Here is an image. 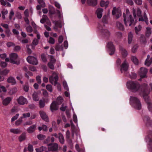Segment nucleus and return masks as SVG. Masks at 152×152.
<instances>
[{
	"label": "nucleus",
	"mask_w": 152,
	"mask_h": 152,
	"mask_svg": "<svg viewBox=\"0 0 152 152\" xmlns=\"http://www.w3.org/2000/svg\"><path fill=\"white\" fill-rule=\"evenodd\" d=\"M141 90L140 94L142 96L146 101L148 99V95L150 91L152 92V83H150L148 86L147 84L144 83L141 86Z\"/></svg>",
	"instance_id": "nucleus-1"
},
{
	"label": "nucleus",
	"mask_w": 152,
	"mask_h": 152,
	"mask_svg": "<svg viewBox=\"0 0 152 152\" xmlns=\"http://www.w3.org/2000/svg\"><path fill=\"white\" fill-rule=\"evenodd\" d=\"M129 12L128 9L126 10V14L124 13L123 17L124 18V24L126 26L129 25L130 26L132 25H134V20L133 19L132 16L129 14Z\"/></svg>",
	"instance_id": "nucleus-2"
},
{
	"label": "nucleus",
	"mask_w": 152,
	"mask_h": 152,
	"mask_svg": "<svg viewBox=\"0 0 152 152\" xmlns=\"http://www.w3.org/2000/svg\"><path fill=\"white\" fill-rule=\"evenodd\" d=\"M126 86L128 89L131 90L133 92L137 91L140 88V92L141 91V86L138 82L129 81L127 83Z\"/></svg>",
	"instance_id": "nucleus-3"
},
{
	"label": "nucleus",
	"mask_w": 152,
	"mask_h": 152,
	"mask_svg": "<svg viewBox=\"0 0 152 152\" xmlns=\"http://www.w3.org/2000/svg\"><path fill=\"white\" fill-rule=\"evenodd\" d=\"M130 102L133 104L134 107L136 109L140 110L141 108V105L140 100L136 97L131 96Z\"/></svg>",
	"instance_id": "nucleus-4"
},
{
	"label": "nucleus",
	"mask_w": 152,
	"mask_h": 152,
	"mask_svg": "<svg viewBox=\"0 0 152 152\" xmlns=\"http://www.w3.org/2000/svg\"><path fill=\"white\" fill-rule=\"evenodd\" d=\"M10 62L13 64L19 65L20 64V60L18 58V54L15 53L10 54L9 56Z\"/></svg>",
	"instance_id": "nucleus-5"
},
{
	"label": "nucleus",
	"mask_w": 152,
	"mask_h": 152,
	"mask_svg": "<svg viewBox=\"0 0 152 152\" xmlns=\"http://www.w3.org/2000/svg\"><path fill=\"white\" fill-rule=\"evenodd\" d=\"M137 16L140 17L139 19V21H144L147 24H148V20L145 13L144 12L143 17H142L141 16V11L140 10L139 8H138L137 11Z\"/></svg>",
	"instance_id": "nucleus-6"
},
{
	"label": "nucleus",
	"mask_w": 152,
	"mask_h": 152,
	"mask_svg": "<svg viewBox=\"0 0 152 152\" xmlns=\"http://www.w3.org/2000/svg\"><path fill=\"white\" fill-rule=\"evenodd\" d=\"M58 75L55 72H53L52 75L49 77L50 82L55 86L56 85L58 80Z\"/></svg>",
	"instance_id": "nucleus-7"
},
{
	"label": "nucleus",
	"mask_w": 152,
	"mask_h": 152,
	"mask_svg": "<svg viewBox=\"0 0 152 152\" xmlns=\"http://www.w3.org/2000/svg\"><path fill=\"white\" fill-rule=\"evenodd\" d=\"M26 60L30 64H31L34 65H37L38 64V61L37 59L32 56H28Z\"/></svg>",
	"instance_id": "nucleus-8"
},
{
	"label": "nucleus",
	"mask_w": 152,
	"mask_h": 152,
	"mask_svg": "<svg viewBox=\"0 0 152 152\" xmlns=\"http://www.w3.org/2000/svg\"><path fill=\"white\" fill-rule=\"evenodd\" d=\"M48 149L49 151H54L58 149V145L57 143H50L47 145Z\"/></svg>",
	"instance_id": "nucleus-9"
},
{
	"label": "nucleus",
	"mask_w": 152,
	"mask_h": 152,
	"mask_svg": "<svg viewBox=\"0 0 152 152\" xmlns=\"http://www.w3.org/2000/svg\"><path fill=\"white\" fill-rule=\"evenodd\" d=\"M145 140L150 146V148H152V131H150L148 136L145 138Z\"/></svg>",
	"instance_id": "nucleus-10"
},
{
	"label": "nucleus",
	"mask_w": 152,
	"mask_h": 152,
	"mask_svg": "<svg viewBox=\"0 0 152 152\" xmlns=\"http://www.w3.org/2000/svg\"><path fill=\"white\" fill-rule=\"evenodd\" d=\"M18 103L20 105H24L25 104H27L28 101L26 98L23 96H20L17 100Z\"/></svg>",
	"instance_id": "nucleus-11"
},
{
	"label": "nucleus",
	"mask_w": 152,
	"mask_h": 152,
	"mask_svg": "<svg viewBox=\"0 0 152 152\" xmlns=\"http://www.w3.org/2000/svg\"><path fill=\"white\" fill-rule=\"evenodd\" d=\"M107 47L111 52L109 53L110 55H112L114 54L115 51V48L112 42H108L107 44Z\"/></svg>",
	"instance_id": "nucleus-12"
},
{
	"label": "nucleus",
	"mask_w": 152,
	"mask_h": 152,
	"mask_svg": "<svg viewBox=\"0 0 152 152\" xmlns=\"http://www.w3.org/2000/svg\"><path fill=\"white\" fill-rule=\"evenodd\" d=\"M52 22L54 24L53 29L56 31H57L58 30V28H61L62 27V23L60 20H53Z\"/></svg>",
	"instance_id": "nucleus-13"
},
{
	"label": "nucleus",
	"mask_w": 152,
	"mask_h": 152,
	"mask_svg": "<svg viewBox=\"0 0 152 152\" xmlns=\"http://www.w3.org/2000/svg\"><path fill=\"white\" fill-rule=\"evenodd\" d=\"M148 72V69L144 67H141L140 68L139 72V74L141 77L143 78L146 77V74Z\"/></svg>",
	"instance_id": "nucleus-14"
},
{
	"label": "nucleus",
	"mask_w": 152,
	"mask_h": 152,
	"mask_svg": "<svg viewBox=\"0 0 152 152\" xmlns=\"http://www.w3.org/2000/svg\"><path fill=\"white\" fill-rule=\"evenodd\" d=\"M113 15H115L116 18H118L121 15V11L118 9H117L115 7H114L112 11Z\"/></svg>",
	"instance_id": "nucleus-15"
},
{
	"label": "nucleus",
	"mask_w": 152,
	"mask_h": 152,
	"mask_svg": "<svg viewBox=\"0 0 152 152\" xmlns=\"http://www.w3.org/2000/svg\"><path fill=\"white\" fill-rule=\"evenodd\" d=\"M58 105L56 101H54L53 102L50 106V110L52 111L57 110L58 108Z\"/></svg>",
	"instance_id": "nucleus-16"
},
{
	"label": "nucleus",
	"mask_w": 152,
	"mask_h": 152,
	"mask_svg": "<svg viewBox=\"0 0 152 152\" xmlns=\"http://www.w3.org/2000/svg\"><path fill=\"white\" fill-rule=\"evenodd\" d=\"M143 120L147 126H149L152 125V121L148 116H145Z\"/></svg>",
	"instance_id": "nucleus-17"
},
{
	"label": "nucleus",
	"mask_w": 152,
	"mask_h": 152,
	"mask_svg": "<svg viewBox=\"0 0 152 152\" xmlns=\"http://www.w3.org/2000/svg\"><path fill=\"white\" fill-rule=\"evenodd\" d=\"M129 66L126 60H125L121 66V71L122 72V70L126 71Z\"/></svg>",
	"instance_id": "nucleus-18"
},
{
	"label": "nucleus",
	"mask_w": 152,
	"mask_h": 152,
	"mask_svg": "<svg viewBox=\"0 0 152 152\" xmlns=\"http://www.w3.org/2000/svg\"><path fill=\"white\" fill-rule=\"evenodd\" d=\"M119 50L123 57L125 58L128 55L127 51L123 46H120Z\"/></svg>",
	"instance_id": "nucleus-19"
},
{
	"label": "nucleus",
	"mask_w": 152,
	"mask_h": 152,
	"mask_svg": "<svg viewBox=\"0 0 152 152\" xmlns=\"http://www.w3.org/2000/svg\"><path fill=\"white\" fill-rule=\"evenodd\" d=\"M39 113L42 119L46 122L48 121L49 120L48 117L44 111H40Z\"/></svg>",
	"instance_id": "nucleus-20"
},
{
	"label": "nucleus",
	"mask_w": 152,
	"mask_h": 152,
	"mask_svg": "<svg viewBox=\"0 0 152 152\" xmlns=\"http://www.w3.org/2000/svg\"><path fill=\"white\" fill-rule=\"evenodd\" d=\"M103 11V9L102 8H98L97 9L96 13L98 18H101L102 16Z\"/></svg>",
	"instance_id": "nucleus-21"
},
{
	"label": "nucleus",
	"mask_w": 152,
	"mask_h": 152,
	"mask_svg": "<svg viewBox=\"0 0 152 152\" xmlns=\"http://www.w3.org/2000/svg\"><path fill=\"white\" fill-rule=\"evenodd\" d=\"M8 83H10L12 85H14L16 84V81L15 78L12 77L10 76L8 77L7 80Z\"/></svg>",
	"instance_id": "nucleus-22"
},
{
	"label": "nucleus",
	"mask_w": 152,
	"mask_h": 152,
	"mask_svg": "<svg viewBox=\"0 0 152 152\" xmlns=\"http://www.w3.org/2000/svg\"><path fill=\"white\" fill-rule=\"evenodd\" d=\"M36 128V125H33L28 127L27 130L28 133H32L35 131Z\"/></svg>",
	"instance_id": "nucleus-23"
},
{
	"label": "nucleus",
	"mask_w": 152,
	"mask_h": 152,
	"mask_svg": "<svg viewBox=\"0 0 152 152\" xmlns=\"http://www.w3.org/2000/svg\"><path fill=\"white\" fill-rule=\"evenodd\" d=\"M87 2L90 6H95L97 4V0H87Z\"/></svg>",
	"instance_id": "nucleus-24"
},
{
	"label": "nucleus",
	"mask_w": 152,
	"mask_h": 152,
	"mask_svg": "<svg viewBox=\"0 0 152 152\" xmlns=\"http://www.w3.org/2000/svg\"><path fill=\"white\" fill-rule=\"evenodd\" d=\"M102 27L101 26H99V29L101 30V31L104 33L107 36H109L110 35V32L107 29H104L102 28Z\"/></svg>",
	"instance_id": "nucleus-25"
},
{
	"label": "nucleus",
	"mask_w": 152,
	"mask_h": 152,
	"mask_svg": "<svg viewBox=\"0 0 152 152\" xmlns=\"http://www.w3.org/2000/svg\"><path fill=\"white\" fill-rule=\"evenodd\" d=\"M116 26L117 27L121 30L123 31L124 29V25L120 22H116Z\"/></svg>",
	"instance_id": "nucleus-26"
},
{
	"label": "nucleus",
	"mask_w": 152,
	"mask_h": 152,
	"mask_svg": "<svg viewBox=\"0 0 152 152\" xmlns=\"http://www.w3.org/2000/svg\"><path fill=\"white\" fill-rule=\"evenodd\" d=\"M133 34L131 32H129L128 34V43L129 44L131 43L133 39Z\"/></svg>",
	"instance_id": "nucleus-27"
},
{
	"label": "nucleus",
	"mask_w": 152,
	"mask_h": 152,
	"mask_svg": "<svg viewBox=\"0 0 152 152\" xmlns=\"http://www.w3.org/2000/svg\"><path fill=\"white\" fill-rule=\"evenodd\" d=\"M11 100V98L10 97H8L6 98L3 101V105H8L10 103Z\"/></svg>",
	"instance_id": "nucleus-28"
},
{
	"label": "nucleus",
	"mask_w": 152,
	"mask_h": 152,
	"mask_svg": "<svg viewBox=\"0 0 152 152\" xmlns=\"http://www.w3.org/2000/svg\"><path fill=\"white\" fill-rule=\"evenodd\" d=\"M32 98L33 100L35 101H37L39 99L38 96V93L36 92H34L32 95Z\"/></svg>",
	"instance_id": "nucleus-29"
},
{
	"label": "nucleus",
	"mask_w": 152,
	"mask_h": 152,
	"mask_svg": "<svg viewBox=\"0 0 152 152\" xmlns=\"http://www.w3.org/2000/svg\"><path fill=\"white\" fill-rule=\"evenodd\" d=\"M10 131L11 132L15 134H19L21 132V131L20 130L18 129H11L10 130Z\"/></svg>",
	"instance_id": "nucleus-30"
},
{
	"label": "nucleus",
	"mask_w": 152,
	"mask_h": 152,
	"mask_svg": "<svg viewBox=\"0 0 152 152\" xmlns=\"http://www.w3.org/2000/svg\"><path fill=\"white\" fill-rule=\"evenodd\" d=\"M46 149L47 148L46 147L42 146L40 148H36L35 150L37 152H42L45 151Z\"/></svg>",
	"instance_id": "nucleus-31"
},
{
	"label": "nucleus",
	"mask_w": 152,
	"mask_h": 152,
	"mask_svg": "<svg viewBox=\"0 0 152 152\" xmlns=\"http://www.w3.org/2000/svg\"><path fill=\"white\" fill-rule=\"evenodd\" d=\"M109 3V2L108 1L105 2L104 1L102 0L100 2V5L102 7H107Z\"/></svg>",
	"instance_id": "nucleus-32"
},
{
	"label": "nucleus",
	"mask_w": 152,
	"mask_h": 152,
	"mask_svg": "<svg viewBox=\"0 0 152 152\" xmlns=\"http://www.w3.org/2000/svg\"><path fill=\"white\" fill-rule=\"evenodd\" d=\"M131 60L135 64H138V61L136 56H131Z\"/></svg>",
	"instance_id": "nucleus-33"
},
{
	"label": "nucleus",
	"mask_w": 152,
	"mask_h": 152,
	"mask_svg": "<svg viewBox=\"0 0 152 152\" xmlns=\"http://www.w3.org/2000/svg\"><path fill=\"white\" fill-rule=\"evenodd\" d=\"M59 134V137H58L59 140L60 142L63 144L64 143V137L63 135L60 133Z\"/></svg>",
	"instance_id": "nucleus-34"
},
{
	"label": "nucleus",
	"mask_w": 152,
	"mask_h": 152,
	"mask_svg": "<svg viewBox=\"0 0 152 152\" xmlns=\"http://www.w3.org/2000/svg\"><path fill=\"white\" fill-rule=\"evenodd\" d=\"M26 138V135L25 133H23L19 137V140L21 142L24 140Z\"/></svg>",
	"instance_id": "nucleus-35"
},
{
	"label": "nucleus",
	"mask_w": 152,
	"mask_h": 152,
	"mask_svg": "<svg viewBox=\"0 0 152 152\" xmlns=\"http://www.w3.org/2000/svg\"><path fill=\"white\" fill-rule=\"evenodd\" d=\"M63 99L61 96H59L57 99L56 103L58 105H59L63 102Z\"/></svg>",
	"instance_id": "nucleus-36"
},
{
	"label": "nucleus",
	"mask_w": 152,
	"mask_h": 152,
	"mask_svg": "<svg viewBox=\"0 0 152 152\" xmlns=\"http://www.w3.org/2000/svg\"><path fill=\"white\" fill-rule=\"evenodd\" d=\"M55 48L56 51H59L60 50L63 51V48L62 45H60L58 44L56 45Z\"/></svg>",
	"instance_id": "nucleus-37"
},
{
	"label": "nucleus",
	"mask_w": 152,
	"mask_h": 152,
	"mask_svg": "<svg viewBox=\"0 0 152 152\" xmlns=\"http://www.w3.org/2000/svg\"><path fill=\"white\" fill-rule=\"evenodd\" d=\"M151 33V29L150 27H147L145 34L148 37Z\"/></svg>",
	"instance_id": "nucleus-38"
},
{
	"label": "nucleus",
	"mask_w": 152,
	"mask_h": 152,
	"mask_svg": "<svg viewBox=\"0 0 152 152\" xmlns=\"http://www.w3.org/2000/svg\"><path fill=\"white\" fill-rule=\"evenodd\" d=\"M152 63V57L149 60H146L145 64V65L149 66Z\"/></svg>",
	"instance_id": "nucleus-39"
},
{
	"label": "nucleus",
	"mask_w": 152,
	"mask_h": 152,
	"mask_svg": "<svg viewBox=\"0 0 152 152\" xmlns=\"http://www.w3.org/2000/svg\"><path fill=\"white\" fill-rule=\"evenodd\" d=\"M9 72V70L5 69L0 72V75H6Z\"/></svg>",
	"instance_id": "nucleus-40"
},
{
	"label": "nucleus",
	"mask_w": 152,
	"mask_h": 152,
	"mask_svg": "<svg viewBox=\"0 0 152 152\" xmlns=\"http://www.w3.org/2000/svg\"><path fill=\"white\" fill-rule=\"evenodd\" d=\"M140 42L142 43L145 44L146 42V40L144 36L141 35L140 37Z\"/></svg>",
	"instance_id": "nucleus-41"
},
{
	"label": "nucleus",
	"mask_w": 152,
	"mask_h": 152,
	"mask_svg": "<svg viewBox=\"0 0 152 152\" xmlns=\"http://www.w3.org/2000/svg\"><path fill=\"white\" fill-rule=\"evenodd\" d=\"M50 61L49 62L55 64L56 62V59L52 55L50 56Z\"/></svg>",
	"instance_id": "nucleus-42"
},
{
	"label": "nucleus",
	"mask_w": 152,
	"mask_h": 152,
	"mask_svg": "<svg viewBox=\"0 0 152 152\" xmlns=\"http://www.w3.org/2000/svg\"><path fill=\"white\" fill-rule=\"evenodd\" d=\"M46 89H47L48 91H49L51 92L53 91V88L52 87V86L50 85H47L46 86Z\"/></svg>",
	"instance_id": "nucleus-43"
},
{
	"label": "nucleus",
	"mask_w": 152,
	"mask_h": 152,
	"mask_svg": "<svg viewBox=\"0 0 152 152\" xmlns=\"http://www.w3.org/2000/svg\"><path fill=\"white\" fill-rule=\"evenodd\" d=\"M39 107L40 108H43L45 106V102L42 100H40L39 102Z\"/></svg>",
	"instance_id": "nucleus-44"
},
{
	"label": "nucleus",
	"mask_w": 152,
	"mask_h": 152,
	"mask_svg": "<svg viewBox=\"0 0 152 152\" xmlns=\"http://www.w3.org/2000/svg\"><path fill=\"white\" fill-rule=\"evenodd\" d=\"M22 118L21 117L19 118L18 120L16 121L15 122V124L16 126L19 125L22 122Z\"/></svg>",
	"instance_id": "nucleus-45"
},
{
	"label": "nucleus",
	"mask_w": 152,
	"mask_h": 152,
	"mask_svg": "<svg viewBox=\"0 0 152 152\" xmlns=\"http://www.w3.org/2000/svg\"><path fill=\"white\" fill-rule=\"evenodd\" d=\"M75 148L77 151L78 152H84V151L83 150H81L79 147V145L76 144L75 146Z\"/></svg>",
	"instance_id": "nucleus-46"
},
{
	"label": "nucleus",
	"mask_w": 152,
	"mask_h": 152,
	"mask_svg": "<svg viewBox=\"0 0 152 152\" xmlns=\"http://www.w3.org/2000/svg\"><path fill=\"white\" fill-rule=\"evenodd\" d=\"M141 28L142 27L140 25H139L137 27H135V30L137 34H138V32L141 30Z\"/></svg>",
	"instance_id": "nucleus-47"
},
{
	"label": "nucleus",
	"mask_w": 152,
	"mask_h": 152,
	"mask_svg": "<svg viewBox=\"0 0 152 152\" xmlns=\"http://www.w3.org/2000/svg\"><path fill=\"white\" fill-rule=\"evenodd\" d=\"M37 137L39 140H42L45 139L46 137L43 134H39L37 135Z\"/></svg>",
	"instance_id": "nucleus-48"
},
{
	"label": "nucleus",
	"mask_w": 152,
	"mask_h": 152,
	"mask_svg": "<svg viewBox=\"0 0 152 152\" xmlns=\"http://www.w3.org/2000/svg\"><path fill=\"white\" fill-rule=\"evenodd\" d=\"M14 12L13 10L12 9L9 14V18L10 20H11L12 19V17L14 16Z\"/></svg>",
	"instance_id": "nucleus-49"
},
{
	"label": "nucleus",
	"mask_w": 152,
	"mask_h": 152,
	"mask_svg": "<svg viewBox=\"0 0 152 152\" xmlns=\"http://www.w3.org/2000/svg\"><path fill=\"white\" fill-rule=\"evenodd\" d=\"M55 64L49 62L48 64V67L51 69L53 70L54 69V64Z\"/></svg>",
	"instance_id": "nucleus-50"
},
{
	"label": "nucleus",
	"mask_w": 152,
	"mask_h": 152,
	"mask_svg": "<svg viewBox=\"0 0 152 152\" xmlns=\"http://www.w3.org/2000/svg\"><path fill=\"white\" fill-rule=\"evenodd\" d=\"M138 47V45L137 44L134 45L133 48H132V51L133 53H135L137 50Z\"/></svg>",
	"instance_id": "nucleus-51"
},
{
	"label": "nucleus",
	"mask_w": 152,
	"mask_h": 152,
	"mask_svg": "<svg viewBox=\"0 0 152 152\" xmlns=\"http://www.w3.org/2000/svg\"><path fill=\"white\" fill-rule=\"evenodd\" d=\"M37 1L42 7L45 6V4L43 0H37Z\"/></svg>",
	"instance_id": "nucleus-52"
},
{
	"label": "nucleus",
	"mask_w": 152,
	"mask_h": 152,
	"mask_svg": "<svg viewBox=\"0 0 152 152\" xmlns=\"http://www.w3.org/2000/svg\"><path fill=\"white\" fill-rule=\"evenodd\" d=\"M26 29L27 31L29 33L33 31L32 28L30 26H27L26 28Z\"/></svg>",
	"instance_id": "nucleus-53"
},
{
	"label": "nucleus",
	"mask_w": 152,
	"mask_h": 152,
	"mask_svg": "<svg viewBox=\"0 0 152 152\" xmlns=\"http://www.w3.org/2000/svg\"><path fill=\"white\" fill-rule=\"evenodd\" d=\"M5 32L7 35V36L8 37H10L11 34V32L9 28L6 29L5 30Z\"/></svg>",
	"instance_id": "nucleus-54"
},
{
	"label": "nucleus",
	"mask_w": 152,
	"mask_h": 152,
	"mask_svg": "<svg viewBox=\"0 0 152 152\" xmlns=\"http://www.w3.org/2000/svg\"><path fill=\"white\" fill-rule=\"evenodd\" d=\"M41 77L39 75H38L36 77V80L39 84H40L41 83L42 81L41 80Z\"/></svg>",
	"instance_id": "nucleus-55"
},
{
	"label": "nucleus",
	"mask_w": 152,
	"mask_h": 152,
	"mask_svg": "<svg viewBox=\"0 0 152 152\" xmlns=\"http://www.w3.org/2000/svg\"><path fill=\"white\" fill-rule=\"evenodd\" d=\"M23 116L21 117V118H26L29 117L30 116V114L28 112L26 113H23L22 114Z\"/></svg>",
	"instance_id": "nucleus-56"
},
{
	"label": "nucleus",
	"mask_w": 152,
	"mask_h": 152,
	"mask_svg": "<svg viewBox=\"0 0 152 152\" xmlns=\"http://www.w3.org/2000/svg\"><path fill=\"white\" fill-rule=\"evenodd\" d=\"M102 21L103 23H107V15H104L103 16Z\"/></svg>",
	"instance_id": "nucleus-57"
},
{
	"label": "nucleus",
	"mask_w": 152,
	"mask_h": 152,
	"mask_svg": "<svg viewBox=\"0 0 152 152\" xmlns=\"http://www.w3.org/2000/svg\"><path fill=\"white\" fill-rule=\"evenodd\" d=\"M41 58L42 61L44 62H45L47 61V59L45 54H42L41 55Z\"/></svg>",
	"instance_id": "nucleus-58"
},
{
	"label": "nucleus",
	"mask_w": 152,
	"mask_h": 152,
	"mask_svg": "<svg viewBox=\"0 0 152 152\" xmlns=\"http://www.w3.org/2000/svg\"><path fill=\"white\" fill-rule=\"evenodd\" d=\"M28 149L29 151L32 152L33 151V146L30 144H28Z\"/></svg>",
	"instance_id": "nucleus-59"
},
{
	"label": "nucleus",
	"mask_w": 152,
	"mask_h": 152,
	"mask_svg": "<svg viewBox=\"0 0 152 152\" xmlns=\"http://www.w3.org/2000/svg\"><path fill=\"white\" fill-rule=\"evenodd\" d=\"M4 6H6L7 7H11V4L9 2H7L6 1H4V2H3V4H1Z\"/></svg>",
	"instance_id": "nucleus-60"
},
{
	"label": "nucleus",
	"mask_w": 152,
	"mask_h": 152,
	"mask_svg": "<svg viewBox=\"0 0 152 152\" xmlns=\"http://www.w3.org/2000/svg\"><path fill=\"white\" fill-rule=\"evenodd\" d=\"M23 89L26 92H28L29 90V86L28 85H25L23 86Z\"/></svg>",
	"instance_id": "nucleus-61"
},
{
	"label": "nucleus",
	"mask_w": 152,
	"mask_h": 152,
	"mask_svg": "<svg viewBox=\"0 0 152 152\" xmlns=\"http://www.w3.org/2000/svg\"><path fill=\"white\" fill-rule=\"evenodd\" d=\"M48 42L50 44H53L55 43V39L53 38L52 37H50L49 38Z\"/></svg>",
	"instance_id": "nucleus-62"
},
{
	"label": "nucleus",
	"mask_w": 152,
	"mask_h": 152,
	"mask_svg": "<svg viewBox=\"0 0 152 152\" xmlns=\"http://www.w3.org/2000/svg\"><path fill=\"white\" fill-rule=\"evenodd\" d=\"M63 85L64 89L67 91L69 90V88L66 82V81H64L63 82Z\"/></svg>",
	"instance_id": "nucleus-63"
},
{
	"label": "nucleus",
	"mask_w": 152,
	"mask_h": 152,
	"mask_svg": "<svg viewBox=\"0 0 152 152\" xmlns=\"http://www.w3.org/2000/svg\"><path fill=\"white\" fill-rule=\"evenodd\" d=\"M39 43V41L36 38H34L32 42V44L34 45H37Z\"/></svg>",
	"instance_id": "nucleus-64"
}]
</instances>
